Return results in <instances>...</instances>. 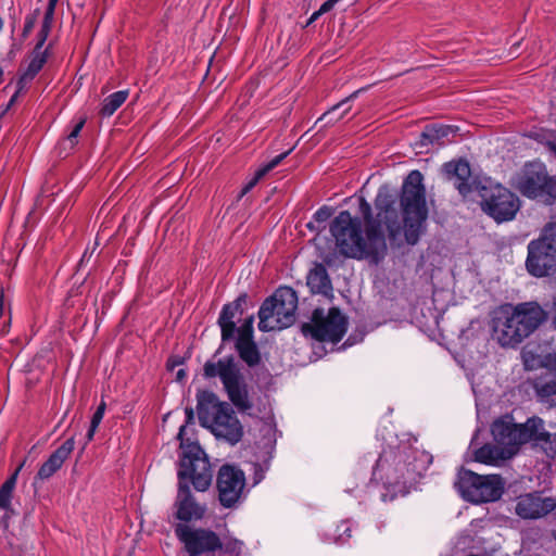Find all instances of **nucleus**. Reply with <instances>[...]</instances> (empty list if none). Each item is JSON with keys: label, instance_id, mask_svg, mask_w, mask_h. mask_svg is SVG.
Masks as SVG:
<instances>
[{"label": "nucleus", "instance_id": "nucleus-1", "mask_svg": "<svg viewBox=\"0 0 556 556\" xmlns=\"http://www.w3.org/2000/svg\"><path fill=\"white\" fill-rule=\"evenodd\" d=\"M422 179L424 177L420 172L413 170L404 180L400 198L402 219L395 208L394 197L388 188H380L376 195L375 206L377 215L375 217L372 216L370 204L365 198H361L359 213L364 219L365 232H369L371 236H384L382 230L384 226L390 240H396L403 232L408 244H416L426 229V220L428 218L426 190Z\"/></svg>", "mask_w": 556, "mask_h": 556}, {"label": "nucleus", "instance_id": "nucleus-2", "mask_svg": "<svg viewBox=\"0 0 556 556\" xmlns=\"http://www.w3.org/2000/svg\"><path fill=\"white\" fill-rule=\"evenodd\" d=\"M185 427L180 429L177 439L180 441L179 470L177 472L178 490L175 501L176 518L188 522L202 519L205 505L200 504L191 493L189 482L198 492H205L213 479V470L207 455L197 442L185 441Z\"/></svg>", "mask_w": 556, "mask_h": 556}, {"label": "nucleus", "instance_id": "nucleus-3", "mask_svg": "<svg viewBox=\"0 0 556 556\" xmlns=\"http://www.w3.org/2000/svg\"><path fill=\"white\" fill-rule=\"evenodd\" d=\"M443 173L463 197L477 191L481 198V210L498 224L513 220L520 208L519 198L509 189L490 181L482 184L473 180L466 160L445 163Z\"/></svg>", "mask_w": 556, "mask_h": 556}, {"label": "nucleus", "instance_id": "nucleus-4", "mask_svg": "<svg viewBox=\"0 0 556 556\" xmlns=\"http://www.w3.org/2000/svg\"><path fill=\"white\" fill-rule=\"evenodd\" d=\"M330 232L340 253L346 257L370 258L378 263L387 253L384 236L365 232L364 237L361 219L353 217L349 211H342L333 218Z\"/></svg>", "mask_w": 556, "mask_h": 556}, {"label": "nucleus", "instance_id": "nucleus-5", "mask_svg": "<svg viewBox=\"0 0 556 556\" xmlns=\"http://www.w3.org/2000/svg\"><path fill=\"white\" fill-rule=\"evenodd\" d=\"M546 318L542 307L533 302L506 304L494 311L493 338L502 346H515L528 338Z\"/></svg>", "mask_w": 556, "mask_h": 556}, {"label": "nucleus", "instance_id": "nucleus-6", "mask_svg": "<svg viewBox=\"0 0 556 556\" xmlns=\"http://www.w3.org/2000/svg\"><path fill=\"white\" fill-rule=\"evenodd\" d=\"M198 418L202 427L211 430L217 438L231 445L237 444L243 437V427L235 410L227 402H220L217 395L210 391L197 394Z\"/></svg>", "mask_w": 556, "mask_h": 556}, {"label": "nucleus", "instance_id": "nucleus-7", "mask_svg": "<svg viewBox=\"0 0 556 556\" xmlns=\"http://www.w3.org/2000/svg\"><path fill=\"white\" fill-rule=\"evenodd\" d=\"M203 376L206 379L218 377L230 402L238 410L247 412L252 408L248 384L235 356L229 355L217 362L207 361L203 366Z\"/></svg>", "mask_w": 556, "mask_h": 556}, {"label": "nucleus", "instance_id": "nucleus-8", "mask_svg": "<svg viewBox=\"0 0 556 556\" xmlns=\"http://www.w3.org/2000/svg\"><path fill=\"white\" fill-rule=\"evenodd\" d=\"M296 308V292L290 287H279L260 307L258 329L269 332L290 327L295 321Z\"/></svg>", "mask_w": 556, "mask_h": 556}, {"label": "nucleus", "instance_id": "nucleus-9", "mask_svg": "<svg viewBox=\"0 0 556 556\" xmlns=\"http://www.w3.org/2000/svg\"><path fill=\"white\" fill-rule=\"evenodd\" d=\"M526 267L534 277L556 275V223L546 224L540 237L529 242Z\"/></svg>", "mask_w": 556, "mask_h": 556}, {"label": "nucleus", "instance_id": "nucleus-10", "mask_svg": "<svg viewBox=\"0 0 556 556\" xmlns=\"http://www.w3.org/2000/svg\"><path fill=\"white\" fill-rule=\"evenodd\" d=\"M455 486L462 496L471 503L494 502L502 496L504 490L500 476H480L467 469L459 471Z\"/></svg>", "mask_w": 556, "mask_h": 556}, {"label": "nucleus", "instance_id": "nucleus-11", "mask_svg": "<svg viewBox=\"0 0 556 556\" xmlns=\"http://www.w3.org/2000/svg\"><path fill=\"white\" fill-rule=\"evenodd\" d=\"M348 318L338 307H331L327 314L323 308L314 309L311 323L302 325V332L316 341L338 343L348 330Z\"/></svg>", "mask_w": 556, "mask_h": 556}, {"label": "nucleus", "instance_id": "nucleus-12", "mask_svg": "<svg viewBox=\"0 0 556 556\" xmlns=\"http://www.w3.org/2000/svg\"><path fill=\"white\" fill-rule=\"evenodd\" d=\"M515 187L529 199H541L546 203L556 200V176H549L541 164L526 165Z\"/></svg>", "mask_w": 556, "mask_h": 556}, {"label": "nucleus", "instance_id": "nucleus-13", "mask_svg": "<svg viewBox=\"0 0 556 556\" xmlns=\"http://www.w3.org/2000/svg\"><path fill=\"white\" fill-rule=\"evenodd\" d=\"M177 538L184 543L189 556H205L218 551L225 541H222L216 532L205 528H192L178 523L175 527Z\"/></svg>", "mask_w": 556, "mask_h": 556}, {"label": "nucleus", "instance_id": "nucleus-14", "mask_svg": "<svg viewBox=\"0 0 556 556\" xmlns=\"http://www.w3.org/2000/svg\"><path fill=\"white\" fill-rule=\"evenodd\" d=\"M245 485V477L242 470L230 465L220 467L217 473L216 486L218 500L224 507L235 506L241 497Z\"/></svg>", "mask_w": 556, "mask_h": 556}, {"label": "nucleus", "instance_id": "nucleus-15", "mask_svg": "<svg viewBox=\"0 0 556 556\" xmlns=\"http://www.w3.org/2000/svg\"><path fill=\"white\" fill-rule=\"evenodd\" d=\"M491 432L494 441L504 447L508 457H514L525 444L521 424L514 422L510 416L496 419L491 426Z\"/></svg>", "mask_w": 556, "mask_h": 556}, {"label": "nucleus", "instance_id": "nucleus-16", "mask_svg": "<svg viewBox=\"0 0 556 556\" xmlns=\"http://www.w3.org/2000/svg\"><path fill=\"white\" fill-rule=\"evenodd\" d=\"M555 508L556 498L544 497L540 492H532L517 497L515 513L521 519H540Z\"/></svg>", "mask_w": 556, "mask_h": 556}, {"label": "nucleus", "instance_id": "nucleus-17", "mask_svg": "<svg viewBox=\"0 0 556 556\" xmlns=\"http://www.w3.org/2000/svg\"><path fill=\"white\" fill-rule=\"evenodd\" d=\"M525 444L532 442L535 447H540L547 457H556V432L551 433L544 427V420L540 417H531L525 424H521Z\"/></svg>", "mask_w": 556, "mask_h": 556}, {"label": "nucleus", "instance_id": "nucleus-18", "mask_svg": "<svg viewBox=\"0 0 556 556\" xmlns=\"http://www.w3.org/2000/svg\"><path fill=\"white\" fill-rule=\"evenodd\" d=\"M254 316L247 317L238 329L235 348L240 359L249 367H255L261 363V353L254 341Z\"/></svg>", "mask_w": 556, "mask_h": 556}, {"label": "nucleus", "instance_id": "nucleus-19", "mask_svg": "<svg viewBox=\"0 0 556 556\" xmlns=\"http://www.w3.org/2000/svg\"><path fill=\"white\" fill-rule=\"evenodd\" d=\"M247 301L248 295L242 293L235 301L223 306L217 321L220 327L223 342L231 341L235 339V334H238L239 327H237L235 319L243 314Z\"/></svg>", "mask_w": 556, "mask_h": 556}, {"label": "nucleus", "instance_id": "nucleus-20", "mask_svg": "<svg viewBox=\"0 0 556 556\" xmlns=\"http://www.w3.org/2000/svg\"><path fill=\"white\" fill-rule=\"evenodd\" d=\"M75 446L74 438L67 439L60 447H58L50 457L41 465L37 472V478L47 480L52 477L68 458Z\"/></svg>", "mask_w": 556, "mask_h": 556}, {"label": "nucleus", "instance_id": "nucleus-21", "mask_svg": "<svg viewBox=\"0 0 556 556\" xmlns=\"http://www.w3.org/2000/svg\"><path fill=\"white\" fill-rule=\"evenodd\" d=\"M455 130L453 126L448 125H427L414 147L419 150V153L428 152L430 146H443L444 139Z\"/></svg>", "mask_w": 556, "mask_h": 556}, {"label": "nucleus", "instance_id": "nucleus-22", "mask_svg": "<svg viewBox=\"0 0 556 556\" xmlns=\"http://www.w3.org/2000/svg\"><path fill=\"white\" fill-rule=\"evenodd\" d=\"M547 359L556 370V351L549 354ZM533 389L541 402L547 403L549 406H556V379H536L533 382Z\"/></svg>", "mask_w": 556, "mask_h": 556}, {"label": "nucleus", "instance_id": "nucleus-23", "mask_svg": "<svg viewBox=\"0 0 556 556\" xmlns=\"http://www.w3.org/2000/svg\"><path fill=\"white\" fill-rule=\"evenodd\" d=\"M307 286L313 293L329 295L332 292V285L324 265L317 264L307 275Z\"/></svg>", "mask_w": 556, "mask_h": 556}, {"label": "nucleus", "instance_id": "nucleus-24", "mask_svg": "<svg viewBox=\"0 0 556 556\" xmlns=\"http://www.w3.org/2000/svg\"><path fill=\"white\" fill-rule=\"evenodd\" d=\"M367 88L368 87L359 88L352 92L349 97L340 101L339 103L334 104L318 118L317 123L326 121V126H330L342 119L350 112L351 106L344 108L340 114H337V111L345 106V104L349 103L350 101L356 99L362 92L367 90Z\"/></svg>", "mask_w": 556, "mask_h": 556}, {"label": "nucleus", "instance_id": "nucleus-25", "mask_svg": "<svg viewBox=\"0 0 556 556\" xmlns=\"http://www.w3.org/2000/svg\"><path fill=\"white\" fill-rule=\"evenodd\" d=\"M367 88L368 87L359 88L352 92L349 97L340 101L339 103L334 104L318 118L317 123L326 121V126H330L342 119L350 112L351 106L344 108L340 114H337V111L345 106V104L349 103L350 101L356 99L362 92L367 90Z\"/></svg>", "mask_w": 556, "mask_h": 556}, {"label": "nucleus", "instance_id": "nucleus-26", "mask_svg": "<svg viewBox=\"0 0 556 556\" xmlns=\"http://www.w3.org/2000/svg\"><path fill=\"white\" fill-rule=\"evenodd\" d=\"M48 50L42 51V49L34 48L31 52V60L26 68V71L23 73V75L20 78L18 84L21 87H23L26 83L33 80L35 76L40 72V70L43 67L45 63L47 62L48 56Z\"/></svg>", "mask_w": 556, "mask_h": 556}, {"label": "nucleus", "instance_id": "nucleus-27", "mask_svg": "<svg viewBox=\"0 0 556 556\" xmlns=\"http://www.w3.org/2000/svg\"><path fill=\"white\" fill-rule=\"evenodd\" d=\"M476 459L483 464L497 465L502 462L510 459L506 456L504 447L498 445L485 444L476 451Z\"/></svg>", "mask_w": 556, "mask_h": 556}, {"label": "nucleus", "instance_id": "nucleus-28", "mask_svg": "<svg viewBox=\"0 0 556 556\" xmlns=\"http://www.w3.org/2000/svg\"><path fill=\"white\" fill-rule=\"evenodd\" d=\"M291 152V150L283 152L277 156H275L270 162L262 166L255 172L254 177L243 187L239 194V199L245 195L271 169H274L276 166H278L281 161Z\"/></svg>", "mask_w": 556, "mask_h": 556}, {"label": "nucleus", "instance_id": "nucleus-29", "mask_svg": "<svg viewBox=\"0 0 556 556\" xmlns=\"http://www.w3.org/2000/svg\"><path fill=\"white\" fill-rule=\"evenodd\" d=\"M22 467L23 464H21L15 469L11 477L8 478L0 488V508L5 509L7 511L10 509L12 493L15 488L17 476Z\"/></svg>", "mask_w": 556, "mask_h": 556}, {"label": "nucleus", "instance_id": "nucleus-30", "mask_svg": "<svg viewBox=\"0 0 556 556\" xmlns=\"http://www.w3.org/2000/svg\"><path fill=\"white\" fill-rule=\"evenodd\" d=\"M128 98V90H121L110 94L104 99L100 114L102 116H111Z\"/></svg>", "mask_w": 556, "mask_h": 556}, {"label": "nucleus", "instance_id": "nucleus-31", "mask_svg": "<svg viewBox=\"0 0 556 556\" xmlns=\"http://www.w3.org/2000/svg\"><path fill=\"white\" fill-rule=\"evenodd\" d=\"M242 541L230 538L225 541V544L218 551H214L205 556H242Z\"/></svg>", "mask_w": 556, "mask_h": 556}, {"label": "nucleus", "instance_id": "nucleus-32", "mask_svg": "<svg viewBox=\"0 0 556 556\" xmlns=\"http://www.w3.org/2000/svg\"><path fill=\"white\" fill-rule=\"evenodd\" d=\"M105 408H106V404L104 401H102L99 404V406L97 407L96 412L93 413L91 421H90V427H89V430L86 435L87 442H89L93 439L96 430L104 416Z\"/></svg>", "mask_w": 556, "mask_h": 556}, {"label": "nucleus", "instance_id": "nucleus-33", "mask_svg": "<svg viewBox=\"0 0 556 556\" xmlns=\"http://www.w3.org/2000/svg\"><path fill=\"white\" fill-rule=\"evenodd\" d=\"M85 123H86L85 118L80 119L74 126V128L71 130V132L66 136V138L62 142V147L64 150H66V149L73 150L75 148V146L78 143V136H79Z\"/></svg>", "mask_w": 556, "mask_h": 556}, {"label": "nucleus", "instance_id": "nucleus-34", "mask_svg": "<svg viewBox=\"0 0 556 556\" xmlns=\"http://www.w3.org/2000/svg\"><path fill=\"white\" fill-rule=\"evenodd\" d=\"M39 14H40V11H39V9H37L31 14H28L26 16L23 33H22V36L24 38L27 37L31 33Z\"/></svg>", "mask_w": 556, "mask_h": 556}, {"label": "nucleus", "instance_id": "nucleus-35", "mask_svg": "<svg viewBox=\"0 0 556 556\" xmlns=\"http://www.w3.org/2000/svg\"><path fill=\"white\" fill-rule=\"evenodd\" d=\"M332 213L333 211L331 207L324 205L314 214V222L317 224H323L331 217Z\"/></svg>", "mask_w": 556, "mask_h": 556}, {"label": "nucleus", "instance_id": "nucleus-36", "mask_svg": "<svg viewBox=\"0 0 556 556\" xmlns=\"http://www.w3.org/2000/svg\"><path fill=\"white\" fill-rule=\"evenodd\" d=\"M54 7L47 5L43 21L41 25H45L46 27H52L53 16H54Z\"/></svg>", "mask_w": 556, "mask_h": 556}, {"label": "nucleus", "instance_id": "nucleus-37", "mask_svg": "<svg viewBox=\"0 0 556 556\" xmlns=\"http://www.w3.org/2000/svg\"><path fill=\"white\" fill-rule=\"evenodd\" d=\"M185 413H186V424L182 425L179 430L185 427V429L187 428V425L189 424H192L193 420H194V413H193V409L192 407H186L185 409ZM186 432V430L184 431V433ZM182 438H185V434L182 435ZM185 441H188V442H191L189 439H184Z\"/></svg>", "mask_w": 556, "mask_h": 556}, {"label": "nucleus", "instance_id": "nucleus-38", "mask_svg": "<svg viewBox=\"0 0 556 556\" xmlns=\"http://www.w3.org/2000/svg\"><path fill=\"white\" fill-rule=\"evenodd\" d=\"M340 0H327L321 4L319 8V13L325 14L333 9V7L339 2Z\"/></svg>", "mask_w": 556, "mask_h": 556}, {"label": "nucleus", "instance_id": "nucleus-39", "mask_svg": "<svg viewBox=\"0 0 556 556\" xmlns=\"http://www.w3.org/2000/svg\"><path fill=\"white\" fill-rule=\"evenodd\" d=\"M184 363V358L180 356H172L167 361V368L173 370L175 367L181 365Z\"/></svg>", "mask_w": 556, "mask_h": 556}, {"label": "nucleus", "instance_id": "nucleus-40", "mask_svg": "<svg viewBox=\"0 0 556 556\" xmlns=\"http://www.w3.org/2000/svg\"><path fill=\"white\" fill-rule=\"evenodd\" d=\"M38 38H39V39H38V42H37V45L35 46V48L42 49V47H43V45H45V42H46V40H47V38H48V35H47V34H45V33H41V31L39 30Z\"/></svg>", "mask_w": 556, "mask_h": 556}, {"label": "nucleus", "instance_id": "nucleus-41", "mask_svg": "<svg viewBox=\"0 0 556 556\" xmlns=\"http://www.w3.org/2000/svg\"><path fill=\"white\" fill-rule=\"evenodd\" d=\"M546 147L551 154H553L556 159V140L555 141H548L546 143Z\"/></svg>", "mask_w": 556, "mask_h": 556}, {"label": "nucleus", "instance_id": "nucleus-42", "mask_svg": "<svg viewBox=\"0 0 556 556\" xmlns=\"http://www.w3.org/2000/svg\"><path fill=\"white\" fill-rule=\"evenodd\" d=\"M389 482L392 484H401L402 482L404 483L405 482L404 473L401 472V476L394 478V480H390Z\"/></svg>", "mask_w": 556, "mask_h": 556}, {"label": "nucleus", "instance_id": "nucleus-43", "mask_svg": "<svg viewBox=\"0 0 556 556\" xmlns=\"http://www.w3.org/2000/svg\"><path fill=\"white\" fill-rule=\"evenodd\" d=\"M320 15H323L321 13H319V10H317L316 12H314L312 14V16L309 17L308 22H307V25L312 24L313 22H315Z\"/></svg>", "mask_w": 556, "mask_h": 556}, {"label": "nucleus", "instance_id": "nucleus-44", "mask_svg": "<svg viewBox=\"0 0 556 556\" xmlns=\"http://www.w3.org/2000/svg\"><path fill=\"white\" fill-rule=\"evenodd\" d=\"M186 377V371L185 369H179L176 374V380L177 381H182Z\"/></svg>", "mask_w": 556, "mask_h": 556}, {"label": "nucleus", "instance_id": "nucleus-45", "mask_svg": "<svg viewBox=\"0 0 556 556\" xmlns=\"http://www.w3.org/2000/svg\"><path fill=\"white\" fill-rule=\"evenodd\" d=\"M16 97H17V92L11 98V100L7 104V108H5L4 112H7L10 109V106L14 103Z\"/></svg>", "mask_w": 556, "mask_h": 556}, {"label": "nucleus", "instance_id": "nucleus-46", "mask_svg": "<svg viewBox=\"0 0 556 556\" xmlns=\"http://www.w3.org/2000/svg\"><path fill=\"white\" fill-rule=\"evenodd\" d=\"M51 30V27H46L45 25H41L40 31L45 33L49 36V33Z\"/></svg>", "mask_w": 556, "mask_h": 556}, {"label": "nucleus", "instance_id": "nucleus-47", "mask_svg": "<svg viewBox=\"0 0 556 556\" xmlns=\"http://www.w3.org/2000/svg\"><path fill=\"white\" fill-rule=\"evenodd\" d=\"M307 227H308L311 230H319V228H318V227H316V226L314 225V222H309V223L307 224Z\"/></svg>", "mask_w": 556, "mask_h": 556}, {"label": "nucleus", "instance_id": "nucleus-48", "mask_svg": "<svg viewBox=\"0 0 556 556\" xmlns=\"http://www.w3.org/2000/svg\"><path fill=\"white\" fill-rule=\"evenodd\" d=\"M59 0H49L48 5L54 7L56 5Z\"/></svg>", "mask_w": 556, "mask_h": 556}, {"label": "nucleus", "instance_id": "nucleus-49", "mask_svg": "<svg viewBox=\"0 0 556 556\" xmlns=\"http://www.w3.org/2000/svg\"><path fill=\"white\" fill-rule=\"evenodd\" d=\"M3 27V20L0 17V30L2 29Z\"/></svg>", "mask_w": 556, "mask_h": 556}, {"label": "nucleus", "instance_id": "nucleus-50", "mask_svg": "<svg viewBox=\"0 0 556 556\" xmlns=\"http://www.w3.org/2000/svg\"><path fill=\"white\" fill-rule=\"evenodd\" d=\"M7 516L3 518V521H5ZM4 528H8L7 522H4Z\"/></svg>", "mask_w": 556, "mask_h": 556}, {"label": "nucleus", "instance_id": "nucleus-51", "mask_svg": "<svg viewBox=\"0 0 556 556\" xmlns=\"http://www.w3.org/2000/svg\"><path fill=\"white\" fill-rule=\"evenodd\" d=\"M553 535H554V538H555V540H556V531H554V532H553Z\"/></svg>", "mask_w": 556, "mask_h": 556}]
</instances>
